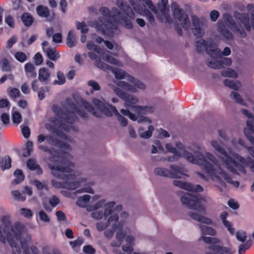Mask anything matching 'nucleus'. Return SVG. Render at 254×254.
<instances>
[{
    "label": "nucleus",
    "mask_w": 254,
    "mask_h": 254,
    "mask_svg": "<svg viewBox=\"0 0 254 254\" xmlns=\"http://www.w3.org/2000/svg\"><path fill=\"white\" fill-rule=\"evenodd\" d=\"M176 148L174 147L170 143L166 144V148L169 152L177 156L183 157L190 163L197 164L205 171L207 176L216 184L220 191H223L227 189L226 183L236 188L239 187V182L234 180L231 176L221 167L213 154L207 152L204 155L199 151H195V156H193L185 150L182 143L176 142Z\"/></svg>",
    "instance_id": "nucleus-1"
},
{
    "label": "nucleus",
    "mask_w": 254,
    "mask_h": 254,
    "mask_svg": "<svg viewBox=\"0 0 254 254\" xmlns=\"http://www.w3.org/2000/svg\"><path fill=\"white\" fill-rule=\"evenodd\" d=\"M71 148L68 145L64 144L55 154L50 157L49 167L52 170V174L56 178L63 180L61 183L57 180H53L52 185L56 189L65 188L68 190H75L81 185L86 182L85 177H80L79 181L70 182L77 178L81 175V172L77 170L74 164L70 161L72 156L67 151Z\"/></svg>",
    "instance_id": "nucleus-2"
},
{
    "label": "nucleus",
    "mask_w": 254,
    "mask_h": 254,
    "mask_svg": "<svg viewBox=\"0 0 254 254\" xmlns=\"http://www.w3.org/2000/svg\"><path fill=\"white\" fill-rule=\"evenodd\" d=\"M211 145L215 151L218 152L222 156L220 157L223 165L230 172L236 174V168L244 174L247 173L246 167L254 173V160L250 157L246 158L237 153L233 152L232 149L228 148V153L222 146L220 141L216 139L211 140Z\"/></svg>",
    "instance_id": "nucleus-3"
},
{
    "label": "nucleus",
    "mask_w": 254,
    "mask_h": 254,
    "mask_svg": "<svg viewBox=\"0 0 254 254\" xmlns=\"http://www.w3.org/2000/svg\"><path fill=\"white\" fill-rule=\"evenodd\" d=\"M64 112L58 107H54L53 111L56 115L54 122L56 127H58V130L56 132L57 135L63 139H66V136L61 132L62 130L68 132L70 130L76 131V129L72 124L76 119L75 113H77L83 118L87 117L86 113L80 110V108L77 107L75 104L71 103L70 100L66 101V106Z\"/></svg>",
    "instance_id": "nucleus-4"
},
{
    "label": "nucleus",
    "mask_w": 254,
    "mask_h": 254,
    "mask_svg": "<svg viewBox=\"0 0 254 254\" xmlns=\"http://www.w3.org/2000/svg\"><path fill=\"white\" fill-rule=\"evenodd\" d=\"M118 220L119 216L117 214H113L107 218V221H100L96 224L97 229L100 232L104 230L109 225H111L112 229L107 230L104 232L105 236L109 239L112 238L115 231H117L116 241L111 244L112 247H120L125 235L130 232L127 227L124 229L123 222L119 221Z\"/></svg>",
    "instance_id": "nucleus-5"
},
{
    "label": "nucleus",
    "mask_w": 254,
    "mask_h": 254,
    "mask_svg": "<svg viewBox=\"0 0 254 254\" xmlns=\"http://www.w3.org/2000/svg\"><path fill=\"white\" fill-rule=\"evenodd\" d=\"M99 11L103 16L99 18L100 23L95 21H90L89 25L95 28L97 31L103 35L112 36L117 34V24L120 23L119 17L114 16L113 11L112 15L109 9L106 7H101Z\"/></svg>",
    "instance_id": "nucleus-6"
},
{
    "label": "nucleus",
    "mask_w": 254,
    "mask_h": 254,
    "mask_svg": "<svg viewBox=\"0 0 254 254\" xmlns=\"http://www.w3.org/2000/svg\"><path fill=\"white\" fill-rule=\"evenodd\" d=\"M182 202L188 206L191 211L188 212V215L193 219L207 225L212 224V221L209 218L205 217L206 214L204 207L201 205L203 200L199 195L194 196L190 193H186L181 196Z\"/></svg>",
    "instance_id": "nucleus-7"
},
{
    "label": "nucleus",
    "mask_w": 254,
    "mask_h": 254,
    "mask_svg": "<svg viewBox=\"0 0 254 254\" xmlns=\"http://www.w3.org/2000/svg\"><path fill=\"white\" fill-rule=\"evenodd\" d=\"M93 103L100 112L95 111L92 105L84 100H82V107L91 112L94 116L98 118L101 117V112L108 116H111L115 114L117 117L122 126L125 127L127 125V120L118 112L114 106L106 103L104 101H101L97 99H94Z\"/></svg>",
    "instance_id": "nucleus-8"
},
{
    "label": "nucleus",
    "mask_w": 254,
    "mask_h": 254,
    "mask_svg": "<svg viewBox=\"0 0 254 254\" xmlns=\"http://www.w3.org/2000/svg\"><path fill=\"white\" fill-rule=\"evenodd\" d=\"M87 48L91 51H93V52H89L88 56L91 59L96 61L95 64L98 68L105 70H112L115 78L117 79H126L127 81L129 80V76H131V75L125 71L121 69L113 68L98 60V55H101V53L100 49L98 46L93 44L92 42L88 41L87 44Z\"/></svg>",
    "instance_id": "nucleus-9"
},
{
    "label": "nucleus",
    "mask_w": 254,
    "mask_h": 254,
    "mask_svg": "<svg viewBox=\"0 0 254 254\" xmlns=\"http://www.w3.org/2000/svg\"><path fill=\"white\" fill-rule=\"evenodd\" d=\"M117 4L120 7V10L117 8H113L114 15L119 17V22L121 24L127 28H131L132 27L131 20L135 17L132 8L130 6L124 4L123 0H118Z\"/></svg>",
    "instance_id": "nucleus-10"
},
{
    "label": "nucleus",
    "mask_w": 254,
    "mask_h": 254,
    "mask_svg": "<svg viewBox=\"0 0 254 254\" xmlns=\"http://www.w3.org/2000/svg\"><path fill=\"white\" fill-rule=\"evenodd\" d=\"M128 82L115 81L114 83L119 87L131 93H136L138 90H144L146 88L144 83L132 76H129Z\"/></svg>",
    "instance_id": "nucleus-11"
},
{
    "label": "nucleus",
    "mask_w": 254,
    "mask_h": 254,
    "mask_svg": "<svg viewBox=\"0 0 254 254\" xmlns=\"http://www.w3.org/2000/svg\"><path fill=\"white\" fill-rule=\"evenodd\" d=\"M171 8L173 11L174 17L177 19L183 28L188 29L190 27V23L187 14L185 10L180 8L176 2H173L171 4Z\"/></svg>",
    "instance_id": "nucleus-12"
},
{
    "label": "nucleus",
    "mask_w": 254,
    "mask_h": 254,
    "mask_svg": "<svg viewBox=\"0 0 254 254\" xmlns=\"http://www.w3.org/2000/svg\"><path fill=\"white\" fill-rule=\"evenodd\" d=\"M168 4V0H161L157 4L158 7L157 9L156 8V12H153L161 22L169 21V7Z\"/></svg>",
    "instance_id": "nucleus-13"
},
{
    "label": "nucleus",
    "mask_w": 254,
    "mask_h": 254,
    "mask_svg": "<svg viewBox=\"0 0 254 254\" xmlns=\"http://www.w3.org/2000/svg\"><path fill=\"white\" fill-rule=\"evenodd\" d=\"M113 89L115 93L125 101L126 106L133 108V105L138 102L139 100L136 96L126 93L117 87Z\"/></svg>",
    "instance_id": "nucleus-14"
},
{
    "label": "nucleus",
    "mask_w": 254,
    "mask_h": 254,
    "mask_svg": "<svg viewBox=\"0 0 254 254\" xmlns=\"http://www.w3.org/2000/svg\"><path fill=\"white\" fill-rule=\"evenodd\" d=\"M191 20L193 26L192 31L193 34L197 37H201L204 33L203 20L200 19L195 15L191 16Z\"/></svg>",
    "instance_id": "nucleus-15"
},
{
    "label": "nucleus",
    "mask_w": 254,
    "mask_h": 254,
    "mask_svg": "<svg viewBox=\"0 0 254 254\" xmlns=\"http://www.w3.org/2000/svg\"><path fill=\"white\" fill-rule=\"evenodd\" d=\"M173 184L176 187L190 191L199 192L203 190V188L199 185H193L178 180H174Z\"/></svg>",
    "instance_id": "nucleus-16"
},
{
    "label": "nucleus",
    "mask_w": 254,
    "mask_h": 254,
    "mask_svg": "<svg viewBox=\"0 0 254 254\" xmlns=\"http://www.w3.org/2000/svg\"><path fill=\"white\" fill-rule=\"evenodd\" d=\"M214 43L211 40L205 41L202 39H198L195 42L196 50L198 52L205 50L210 56L209 52H212L213 48L212 47L214 46Z\"/></svg>",
    "instance_id": "nucleus-17"
},
{
    "label": "nucleus",
    "mask_w": 254,
    "mask_h": 254,
    "mask_svg": "<svg viewBox=\"0 0 254 254\" xmlns=\"http://www.w3.org/2000/svg\"><path fill=\"white\" fill-rule=\"evenodd\" d=\"M170 178H182L183 176L188 177L187 169L183 166L172 165L170 166Z\"/></svg>",
    "instance_id": "nucleus-18"
},
{
    "label": "nucleus",
    "mask_w": 254,
    "mask_h": 254,
    "mask_svg": "<svg viewBox=\"0 0 254 254\" xmlns=\"http://www.w3.org/2000/svg\"><path fill=\"white\" fill-rule=\"evenodd\" d=\"M231 143L232 146L234 149H239V145L247 148L249 153L254 158V150L253 147L246 146L244 140L242 138H239L236 139L233 137L231 139Z\"/></svg>",
    "instance_id": "nucleus-19"
},
{
    "label": "nucleus",
    "mask_w": 254,
    "mask_h": 254,
    "mask_svg": "<svg viewBox=\"0 0 254 254\" xmlns=\"http://www.w3.org/2000/svg\"><path fill=\"white\" fill-rule=\"evenodd\" d=\"M212 48H213L212 50V52H209V53L210 54V56L214 59L217 58H221L222 56H229L231 53V50L229 47H225L222 52H221V50L216 47L215 44Z\"/></svg>",
    "instance_id": "nucleus-20"
},
{
    "label": "nucleus",
    "mask_w": 254,
    "mask_h": 254,
    "mask_svg": "<svg viewBox=\"0 0 254 254\" xmlns=\"http://www.w3.org/2000/svg\"><path fill=\"white\" fill-rule=\"evenodd\" d=\"M51 73L48 69L43 67L39 70L38 79L40 82L47 84L50 80Z\"/></svg>",
    "instance_id": "nucleus-21"
},
{
    "label": "nucleus",
    "mask_w": 254,
    "mask_h": 254,
    "mask_svg": "<svg viewBox=\"0 0 254 254\" xmlns=\"http://www.w3.org/2000/svg\"><path fill=\"white\" fill-rule=\"evenodd\" d=\"M134 111L138 115H144L147 113H152L154 111V108L151 106H133Z\"/></svg>",
    "instance_id": "nucleus-22"
},
{
    "label": "nucleus",
    "mask_w": 254,
    "mask_h": 254,
    "mask_svg": "<svg viewBox=\"0 0 254 254\" xmlns=\"http://www.w3.org/2000/svg\"><path fill=\"white\" fill-rule=\"evenodd\" d=\"M218 31L226 39L231 40L233 39L232 33L225 28L223 23L219 20L217 23Z\"/></svg>",
    "instance_id": "nucleus-23"
},
{
    "label": "nucleus",
    "mask_w": 254,
    "mask_h": 254,
    "mask_svg": "<svg viewBox=\"0 0 254 254\" xmlns=\"http://www.w3.org/2000/svg\"><path fill=\"white\" fill-rule=\"evenodd\" d=\"M43 52L46 53L47 57L53 61H56L60 57V55L55 48H44Z\"/></svg>",
    "instance_id": "nucleus-24"
},
{
    "label": "nucleus",
    "mask_w": 254,
    "mask_h": 254,
    "mask_svg": "<svg viewBox=\"0 0 254 254\" xmlns=\"http://www.w3.org/2000/svg\"><path fill=\"white\" fill-rule=\"evenodd\" d=\"M223 83L225 86L236 91L239 90L241 87V82L237 80L225 79Z\"/></svg>",
    "instance_id": "nucleus-25"
},
{
    "label": "nucleus",
    "mask_w": 254,
    "mask_h": 254,
    "mask_svg": "<svg viewBox=\"0 0 254 254\" xmlns=\"http://www.w3.org/2000/svg\"><path fill=\"white\" fill-rule=\"evenodd\" d=\"M116 203L115 201H109L104 205V214L105 215V218H108L111 215L116 214L115 213H113V209L115 207Z\"/></svg>",
    "instance_id": "nucleus-26"
},
{
    "label": "nucleus",
    "mask_w": 254,
    "mask_h": 254,
    "mask_svg": "<svg viewBox=\"0 0 254 254\" xmlns=\"http://www.w3.org/2000/svg\"><path fill=\"white\" fill-rule=\"evenodd\" d=\"M135 241L134 237L131 235H127L126 237V241L128 244L127 245H123V250L126 252H131L133 250L132 245L134 244Z\"/></svg>",
    "instance_id": "nucleus-27"
},
{
    "label": "nucleus",
    "mask_w": 254,
    "mask_h": 254,
    "mask_svg": "<svg viewBox=\"0 0 254 254\" xmlns=\"http://www.w3.org/2000/svg\"><path fill=\"white\" fill-rule=\"evenodd\" d=\"M27 166L30 170L36 171L38 174L42 173V170L34 159H29L27 162Z\"/></svg>",
    "instance_id": "nucleus-28"
},
{
    "label": "nucleus",
    "mask_w": 254,
    "mask_h": 254,
    "mask_svg": "<svg viewBox=\"0 0 254 254\" xmlns=\"http://www.w3.org/2000/svg\"><path fill=\"white\" fill-rule=\"evenodd\" d=\"M230 97L237 103L244 105L245 106H248V104L242 98L240 94L237 92L235 91L231 92L230 94Z\"/></svg>",
    "instance_id": "nucleus-29"
},
{
    "label": "nucleus",
    "mask_w": 254,
    "mask_h": 254,
    "mask_svg": "<svg viewBox=\"0 0 254 254\" xmlns=\"http://www.w3.org/2000/svg\"><path fill=\"white\" fill-rule=\"evenodd\" d=\"M198 226L203 235H208L214 236L217 234L216 231L212 227L202 224H198Z\"/></svg>",
    "instance_id": "nucleus-30"
},
{
    "label": "nucleus",
    "mask_w": 254,
    "mask_h": 254,
    "mask_svg": "<svg viewBox=\"0 0 254 254\" xmlns=\"http://www.w3.org/2000/svg\"><path fill=\"white\" fill-rule=\"evenodd\" d=\"M109 52H105L103 53L102 55V59L109 63L111 64H114V65H117L119 66H122V64L121 62L117 61L115 58L114 57L109 55Z\"/></svg>",
    "instance_id": "nucleus-31"
},
{
    "label": "nucleus",
    "mask_w": 254,
    "mask_h": 254,
    "mask_svg": "<svg viewBox=\"0 0 254 254\" xmlns=\"http://www.w3.org/2000/svg\"><path fill=\"white\" fill-rule=\"evenodd\" d=\"M155 175L163 177L170 178V169L163 168L157 167L154 170Z\"/></svg>",
    "instance_id": "nucleus-32"
},
{
    "label": "nucleus",
    "mask_w": 254,
    "mask_h": 254,
    "mask_svg": "<svg viewBox=\"0 0 254 254\" xmlns=\"http://www.w3.org/2000/svg\"><path fill=\"white\" fill-rule=\"evenodd\" d=\"M239 19L240 22L244 25L247 31L251 30V27L249 22V16L247 13H243L240 15Z\"/></svg>",
    "instance_id": "nucleus-33"
},
{
    "label": "nucleus",
    "mask_w": 254,
    "mask_h": 254,
    "mask_svg": "<svg viewBox=\"0 0 254 254\" xmlns=\"http://www.w3.org/2000/svg\"><path fill=\"white\" fill-rule=\"evenodd\" d=\"M25 71L28 76L35 77L36 76V72H35V67L33 64L31 63H27L25 66Z\"/></svg>",
    "instance_id": "nucleus-34"
},
{
    "label": "nucleus",
    "mask_w": 254,
    "mask_h": 254,
    "mask_svg": "<svg viewBox=\"0 0 254 254\" xmlns=\"http://www.w3.org/2000/svg\"><path fill=\"white\" fill-rule=\"evenodd\" d=\"M14 176L16 178L15 180H14L12 184L13 185H17L22 182L24 179V176L22 173L21 170L17 169L14 172Z\"/></svg>",
    "instance_id": "nucleus-35"
},
{
    "label": "nucleus",
    "mask_w": 254,
    "mask_h": 254,
    "mask_svg": "<svg viewBox=\"0 0 254 254\" xmlns=\"http://www.w3.org/2000/svg\"><path fill=\"white\" fill-rule=\"evenodd\" d=\"M38 14L42 17H47L49 15V11L47 7L39 5L36 8Z\"/></svg>",
    "instance_id": "nucleus-36"
},
{
    "label": "nucleus",
    "mask_w": 254,
    "mask_h": 254,
    "mask_svg": "<svg viewBox=\"0 0 254 254\" xmlns=\"http://www.w3.org/2000/svg\"><path fill=\"white\" fill-rule=\"evenodd\" d=\"M90 199V196L89 195L86 194L83 195L78 198L76 201V204L80 207H84L89 202Z\"/></svg>",
    "instance_id": "nucleus-37"
},
{
    "label": "nucleus",
    "mask_w": 254,
    "mask_h": 254,
    "mask_svg": "<svg viewBox=\"0 0 254 254\" xmlns=\"http://www.w3.org/2000/svg\"><path fill=\"white\" fill-rule=\"evenodd\" d=\"M66 44L68 47H73L76 45L75 36L72 31H69L66 39Z\"/></svg>",
    "instance_id": "nucleus-38"
},
{
    "label": "nucleus",
    "mask_w": 254,
    "mask_h": 254,
    "mask_svg": "<svg viewBox=\"0 0 254 254\" xmlns=\"http://www.w3.org/2000/svg\"><path fill=\"white\" fill-rule=\"evenodd\" d=\"M153 130V127L152 126H150L148 127V130L144 132H141L142 131V129L141 128H140L138 130V132L141 137L144 138H148L151 136Z\"/></svg>",
    "instance_id": "nucleus-39"
},
{
    "label": "nucleus",
    "mask_w": 254,
    "mask_h": 254,
    "mask_svg": "<svg viewBox=\"0 0 254 254\" xmlns=\"http://www.w3.org/2000/svg\"><path fill=\"white\" fill-rule=\"evenodd\" d=\"M21 19L24 24L26 26H29L33 22V18L32 16L28 13L23 14L21 16Z\"/></svg>",
    "instance_id": "nucleus-40"
},
{
    "label": "nucleus",
    "mask_w": 254,
    "mask_h": 254,
    "mask_svg": "<svg viewBox=\"0 0 254 254\" xmlns=\"http://www.w3.org/2000/svg\"><path fill=\"white\" fill-rule=\"evenodd\" d=\"M207 65L213 68H221L222 67V63L220 60H216L215 59L209 60L207 61Z\"/></svg>",
    "instance_id": "nucleus-41"
},
{
    "label": "nucleus",
    "mask_w": 254,
    "mask_h": 254,
    "mask_svg": "<svg viewBox=\"0 0 254 254\" xmlns=\"http://www.w3.org/2000/svg\"><path fill=\"white\" fill-rule=\"evenodd\" d=\"M106 204L105 199H102L98 201L95 204L87 208L88 211H91L93 209H99V208L104 206Z\"/></svg>",
    "instance_id": "nucleus-42"
},
{
    "label": "nucleus",
    "mask_w": 254,
    "mask_h": 254,
    "mask_svg": "<svg viewBox=\"0 0 254 254\" xmlns=\"http://www.w3.org/2000/svg\"><path fill=\"white\" fill-rule=\"evenodd\" d=\"M7 94L11 98H17L19 97L20 93L17 88L9 87L7 89Z\"/></svg>",
    "instance_id": "nucleus-43"
},
{
    "label": "nucleus",
    "mask_w": 254,
    "mask_h": 254,
    "mask_svg": "<svg viewBox=\"0 0 254 254\" xmlns=\"http://www.w3.org/2000/svg\"><path fill=\"white\" fill-rule=\"evenodd\" d=\"M75 24L76 28L78 30H80L82 34H85L88 32V29L84 22H80L79 21H76Z\"/></svg>",
    "instance_id": "nucleus-44"
},
{
    "label": "nucleus",
    "mask_w": 254,
    "mask_h": 254,
    "mask_svg": "<svg viewBox=\"0 0 254 254\" xmlns=\"http://www.w3.org/2000/svg\"><path fill=\"white\" fill-rule=\"evenodd\" d=\"M12 120L14 124L18 125L22 120V116L19 112L15 111L12 113Z\"/></svg>",
    "instance_id": "nucleus-45"
},
{
    "label": "nucleus",
    "mask_w": 254,
    "mask_h": 254,
    "mask_svg": "<svg viewBox=\"0 0 254 254\" xmlns=\"http://www.w3.org/2000/svg\"><path fill=\"white\" fill-rule=\"evenodd\" d=\"M11 159L8 156H6L4 157L3 162L2 164L0 165V167L2 170H4L6 169H9L11 167Z\"/></svg>",
    "instance_id": "nucleus-46"
},
{
    "label": "nucleus",
    "mask_w": 254,
    "mask_h": 254,
    "mask_svg": "<svg viewBox=\"0 0 254 254\" xmlns=\"http://www.w3.org/2000/svg\"><path fill=\"white\" fill-rule=\"evenodd\" d=\"M222 75L225 77H229L232 78H237L238 75L237 73L231 68H227L225 70L222 72Z\"/></svg>",
    "instance_id": "nucleus-47"
},
{
    "label": "nucleus",
    "mask_w": 254,
    "mask_h": 254,
    "mask_svg": "<svg viewBox=\"0 0 254 254\" xmlns=\"http://www.w3.org/2000/svg\"><path fill=\"white\" fill-rule=\"evenodd\" d=\"M57 78L58 80L54 81V84L62 85L65 83V78L62 72L60 71L57 72Z\"/></svg>",
    "instance_id": "nucleus-48"
},
{
    "label": "nucleus",
    "mask_w": 254,
    "mask_h": 254,
    "mask_svg": "<svg viewBox=\"0 0 254 254\" xmlns=\"http://www.w3.org/2000/svg\"><path fill=\"white\" fill-rule=\"evenodd\" d=\"M1 68L3 71H10L12 69L13 66L6 59H3L2 60Z\"/></svg>",
    "instance_id": "nucleus-49"
},
{
    "label": "nucleus",
    "mask_w": 254,
    "mask_h": 254,
    "mask_svg": "<svg viewBox=\"0 0 254 254\" xmlns=\"http://www.w3.org/2000/svg\"><path fill=\"white\" fill-rule=\"evenodd\" d=\"M15 58L19 62L23 63L27 60V57L25 53L22 52H17L14 54Z\"/></svg>",
    "instance_id": "nucleus-50"
},
{
    "label": "nucleus",
    "mask_w": 254,
    "mask_h": 254,
    "mask_svg": "<svg viewBox=\"0 0 254 254\" xmlns=\"http://www.w3.org/2000/svg\"><path fill=\"white\" fill-rule=\"evenodd\" d=\"M11 194L14 197V198L18 201H24L26 199L25 196L20 193L18 190H13L11 191Z\"/></svg>",
    "instance_id": "nucleus-51"
},
{
    "label": "nucleus",
    "mask_w": 254,
    "mask_h": 254,
    "mask_svg": "<svg viewBox=\"0 0 254 254\" xmlns=\"http://www.w3.org/2000/svg\"><path fill=\"white\" fill-rule=\"evenodd\" d=\"M94 211L91 213L92 217L97 220L101 219L103 217H105L104 212L102 210L98 209H94Z\"/></svg>",
    "instance_id": "nucleus-52"
},
{
    "label": "nucleus",
    "mask_w": 254,
    "mask_h": 254,
    "mask_svg": "<svg viewBox=\"0 0 254 254\" xmlns=\"http://www.w3.org/2000/svg\"><path fill=\"white\" fill-rule=\"evenodd\" d=\"M121 113L124 116L128 117V118L133 121H136V115L134 114L131 113L128 110L121 109Z\"/></svg>",
    "instance_id": "nucleus-53"
},
{
    "label": "nucleus",
    "mask_w": 254,
    "mask_h": 254,
    "mask_svg": "<svg viewBox=\"0 0 254 254\" xmlns=\"http://www.w3.org/2000/svg\"><path fill=\"white\" fill-rule=\"evenodd\" d=\"M237 239L241 242H244L247 239V234L244 231H238L236 234Z\"/></svg>",
    "instance_id": "nucleus-54"
},
{
    "label": "nucleus",
    "mask_w": 254,
    "mask_h": 254,
    "mask_svg": "<svg viewBox=\"0 0 254 254\" xmlns=\"http://www.w3.org/2000/svg\"><path fill=\"white\" fill-rule=\"evenodd\" d=\"M40 219L45 223L50 222V219L48 215L43 210H40L38 213Z\"/></svg>",
    "instance_id": "nucleus-55"
},
{
    "label": "nucleus",
    "mask_w": 254,
    "mask_h": 254,
    "mask_svg": "<svg viewBox=\"0 0 254 254\" xmlns=\"http://www.w3.org/2000/svg\"><path fill=\"white\" fill-rule=\"evenodd\" d=\"M140 1L143 4H146L152 12H156V7L151 0H140Z\"/></svg>",
    "instance_id": "nucleus-56"
},
{
    "label": "nucleus",
    "mask_w": 254,
    "mask_h": 254,
    "mask_svg": "<svg viewBox=\"0 0 254 254\" xmlns=\"http://www.w3.org/2000/svg\"><path fill=\"white\" fill-rule=\"evenodd\" d=\"M5 22L10 27L13 28L14 27L15 21L12 16L10 15H6L5 17Z\"/></svg>",
    "instance_id": "nucleus-57"
},
{
    "label": "nucleus",
    "mask_w": 254,
    "mask_h": 254,
    "mask_svg": "<svg viewBox=\"0 0 254 254\" xmlns=\"http://www.w3.org/2000/svg\"><path fill=\"white\" fill-rule=\"evenodd\" d=\"M218 134L223 140L227 141L229 139V132L223 129H220L218 131Z\"/></svg>",
    "instance_id": "nucleus-58"
},
{
    "label": "nucleus",
    "mask_w": 254,
    "mask_h": 254,
    "mask_svg": "<svg viewBox=\"0 0 254 254\" xmlns=\"http://www.w3.org/2000/svg\"><path fill=\"white\" fill-rule=\"evenodd\" d=\"M224 226L227 229L228 231L230 232L231 235H234L235 233V229L233 227L232 224L227 221H225L223 223Z\"/></svg>",
    "instance_id": "nucleus-59"
},
{
    "label": "nucleus",
    "mask_w": 254,
    "mask_h": 254,
    "mask_svg": "<svg viewBox=\"0 0 254 254\" xmlns=\"http://www.w3.org/2000/svg\"><path fill=\"white\" fill-rule=\"evenodd\" d=\"M20 213L23 216L27 218H30L33 215V213L30 209L25 208L21 209Z\"/></svg>",
    "instance_id": "nucleus-60"
},
{
    "label": "nucleus",
    "mask_w": 254,
    "mask_h": 254,
    "mask_svg": "<svg viewBox=\"0 0 254 254\" xmlns=\"http://www.w3.org/2000/svg\"><path fill=\"white\" fill-rule=\"evenodd\" d=\"M88 85L90 86L94 90L98 91L100 89V86L98 82L94 80H89L88 82Z\"/></svg>",
    "instance_id": "nucleus-61"
},
{
    "label": "nucleus",
    "mask_w": 254,
    "mask_h": 254,
    "mask_svg": "<svg viewBox=\"0 0 254 254\" xmlns=\"http://www.w3.org/2000/svg\"><path fill=\"white\" fill-rule=\"evenodd\" d=\"M21 131L23 136L27 138L29 137L30 135V130L29 128L27 126H21Z\"/></svg>",
    "instance_id": "nucleus-62"
},
{
    "label": "nucleus",
    "mask_w": 254,
    "mask_h": 254,
    "mask_svg": "<svg viewBox=\"0 0 254 254\" xmlns=\"http://www.w3.org/2000/svg\"><path fill=\"white\" fill-rule=\"evenodd\" d=\"M33 184L36 186L37 189L42 190L46 188V185L44 183L41 182L38 180H34L33 182Z\"/></svg>",
    "instance_id": "nucleus-63"
},
{
    "label": "nucleus",
    "mask_w": 254,
    "mask_h": 254,
    "mask_svg": "<svg viewBox=\"0 0 254 254\" xmlns=\"http://www.w3.org/2000/svg\"><path fill=\"white\" fill-rule=\"evenodd\" d=\"M251 246V243H246L245 244L241 245L239 246V254H242L245 251L248 249Z\"/></svg>",
    "instance_id": "nucleus-64"
}]
</instances>
